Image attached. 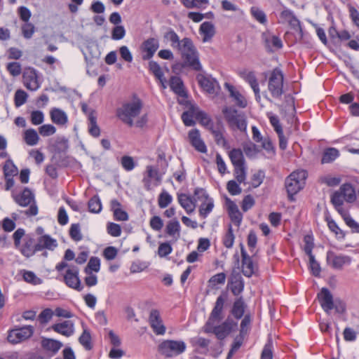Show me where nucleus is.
Wrapping results in <instances>:
<instances>
[{
	"mask_svg": "<svg viewBox=\"0 0 359 359\" xmlns=\"http://www.w3.org/2000/svg\"><path fill=\"white\" fill-rule=\"evenodd\" d=\"M177 48L181 53L184 61L183 67H188L194 71L202 69L198 53L191 39H182Z\"/></svg>",
	"mask_w": 359,
	"mask_h": 359,
	"instance_id": "1",
	"label": "nucleus"
},
{
	"mask_svg": "<svg viewBox=\"0 0 359 359\" xmlns=\"http://www.w3.org/2000/svg\"><path fill=\"white\" fill-rule=\"evenodd\" d=\"M222 114L230 129L241 132L246 131L247 121L243 112L238 111L233 107H224L222 109Z\"/></svg>",
	"mask_w": 359,
	"mask_h": 359,
	"instance_id": "2",
	"label": "nucleus"
},
{
	"mask_svg": "<svg viewBox=\"0 0 359 359\" xmlns=\"http://www.w3.org/2000/svg\"><path fill=\"white\" fill-rule=\"evenodd\" d=\"M306 177V171L301 170L292 172L285 179V186L288 195V199L290 201H294V196L303 189Z\"/></svg>",
	"mask_w": 359,
	"mask_h": 359,
	"instance_id": "3",
	"label": "nucleus"
},
{
	"mask_svg": "<svg viewBox=\"0 0 359 359\" xmlns=\"http://www.w3.org/2000/svg\"><path fill=\"white\" fill-rule=\"evenodd\" d=\"M142 108V103L140 100L132 102H128L122 105L116 111V115L120 120L128 126L134 125L133 118L137 117Z\"/></svg>",
	"mask_w": 359,
	"mask_h": 359,
	"instance_id": "4",
	"label": "nucleus"
},
{
	"mask_svg": "<svg viewBox=\"0 0 359 359\" xmlns=\"http://www.w3.org/2000/svg\"><path fill=\"white\" fill-rule=\"evenodd\" d=\"M14 201L20 206L26 207L30 205L25 214L28 216H35L38 213V208L34 201V194L27 187H25L20 194H13Z\"/></svg>",
	"mask_w": 359,
	"mask_h": 359,
	"instance_id": "5",
	"label": "nucleus"
},
{
	"mask_svg": "<svg viewBox=\"0 0 359 359\" xmlns=\"http://www.w3.org/2000/svg\"><path fill=\"white\" fill-rule=\"evenodd\" d=\"M238 323L231 318L228 317L222 324L216 325H205V332L213 333L219 340L225 339L232 331L237 327Z\"/></svg>",
	"mask_w": 359,
	"mask_h": 359,
	"instance_id": "6",
	"label": "nucleus"
},
{
	"mask_svg": "<svg viewBox=\"0 0 359 359\" xmlns=\"http://www.w3.org/2000/svg\"><path fill=\"white\" fill-rule=\"evenodd\" d=\"M186 344L182 341L165 340L158 346L159 352L167 358H171L182 353Z\"/></svg>",
	"mask_w": 359,
	"mask_h": 359,
	"instance_id": "7",
	"label": "nucleus"
},
{
	"mask_svg": "<svg viewBox=\"0 0 359 359\" xmlns=\"http://www.w3.org/2000/svg\"><path fill=\"white\" fill-rule=\"evenodd\" d=\"M283 74L280 69L275 68L271 73L268 89L272 97L278 98L283 93Z\"/></svg>",
	"mask_w": 359,
	"mask_h": 359,
	"instance_id": "8",
	"label": "nucleus"
},
{
	"mask_svg": "<svg viewBox=\"0 0 359 359\" xmlns=\"http://www.w3.org/2000/svg\"><path fill=\"white\" fill-rule=\"evenodd\" d=\"M226 300L227 294L225 293H222L217 297L215 306L205 323L207 326L217 324L224 318V306Z\"/></svg>",
	"mask_w": 359,
	"mask_h": 359,
	"instance_id": "9",
	"label": "nucleus"
},
{
	"mask_svg": "<svg viewBox=\"0 0 359 359\" xmlns=\"http://www.w3.org/2000/svg\"><path fill=\"white\" fill-rule=\"evenodd\" d=\"M79 268L76 266L69 267L63 275V280L65 283L69 287L81 291L83 286L79 278Z\"/></svg>",
	"mask_w": 359,
	"mask_h": 359,
	"instance_id": "10",
	"label": "nucleus"
},
{
	"mask_svg": "<svg viewBox=\"0 0 359 359\" xmlns=\"http://www.w3.org/2000/svg\"><path fill=\"white\" fill-rule=\"evenodd\" d=\"M34 332L32 326H25L11 331L8 335V341L12 344H17L29 338Z\"/></svg>",
	"mask_w": 359,
	"mask_h": 359,
	"instance_id": "11",
	"label": "nucleus"
},
{
	"mask_svg": "<svg viewBox=\"0 0 359 359\" xmlns=\"http://www.w3.org/2000/svg\"><path fill=\"white\" fill-rule=\"evenodd\" d=\"M23 83L30 90H36L40 87L36 69L32 67L26 68L22 74Z\"/></svg>",
	"mask_w": 359,
	"mask_h": 359,
	"instance_id": "12",
	"label": "nucleus"
},
{
	"mask_svg": "<svg viewBox=\"0 0 359 359\" xmlns=\"http://www.w3.org/2000/svg\"><path fill=\"white\" fill-rule=\"evenodd\" d=\"M158 41L155 38H149L144 41L141 46L143 60L151 59L158 48Z\"/></svg>",
	"mask_w": 359,
	"mask_h": 359,
	"instance_id": "13",
	"label": "nucleus"
},
{
	"mask_svg": "<svg viewBox=\"0 0 359 359\" xmlns=\"http://www.w3.org/2000/svg\"><path fill=\"white\" fill-rule=\"evenodd\" d=\"M149 324L154 332L157 335H163L165 332V327L163 325L160 316V313L156 309L150 311L149 318Z\"/></svg>",
	"mask_w": 359,
	"mask_h": 359,
	"instance_id": "14",
	"label": "nucleus"
},
{
	"mask_svg": "<svg viewBox=\"0 0 359 359\" xmlns=\"http://www.w3.org/2000/svg\"><path fill=\"white\" fill-rule=\"evenodd\" d=\"M327 262L332 268L341 269L344 265L350 264L351 258L346 255H337L334 252L328 251Z\"/></svg>",
	"mask_w": 359,
	"mask_h": 359,
	"instance_id": "15",
	"label": "nucleus"
},
{
	"mask_svg": "<svg viewBox=\"0 0 359 359\" xmlns=\"http://www.w3.org/2000/svg\"><path fill=\"white\" fill-rule=\"evenodd\" d=\"M319 302L323 310L330 314V311L334 309L333 297L330 290L326 288H322L320 292L318 294Z\"/></svg>",
	"mask_w": 359,
	"mask_h": 359,
	"instance_id": "16",
	"label": "nucleus"
},
{
	"mask_svg": "<svg viewBox=\"0 0 359 359\" xmlns=\"http://www.w3.org/2000/svg\"><path fill=\"white\" fill-rule=\"evenodd\" d=\"M262 39L264 41L265 48L269 53H273V48L280 49L283 47V42L277 36L272 35L270 33H263Z\"/></svg>",
	"mask_w": 359,
	"mask_h": 359,
	"instance_id": "17",
	"label": "nucleus"
},
{
	"mask_svg": "<svg viewBox=\"0 0 359 359\" xmlns=\"http://www.w3.org/2000/svg\"><path fill=\"white\" fill-rule=\"evenodd\" d=\"M20 252L26 257H30L33 256L38 250H36V243L34 238L30 235L25 236L23 240V244L20 249Z\"/></svg>",
	"mask_w": 359,
	"mask_h": 359,
	"instance_id": "18",
	"label": "nucleus"
},
{
	"mask_svg": "<svg viewBox=\"0 0 359 359\" xmlns=\"http://www.w3.org/2000/svg\"><path fill=\"white\" fill-rule=\"evenodd\" d=\"M196 79L200 86L206 92L210 94H213L216 92V87L218 84L215 79L205 76L201 74L196 76Z\"/></svg>",
	"mask_w": 359,
	"mask_h": 359,
	"instance_id": "19",
	"label": "nucleus"
},
{
	"mask_svg": "<svg viewBox=\"0 0 359 359\" xmlns=\"http://www.w3.org/2000/svg\"><path fill=\"white\" fill-rule=\"evenodd\" d=\"M215 137V141L218 145H222L223 147L227 146V142L224 137L225 132L224 127L220 121H218L215 126L209 130Z\"/></svg>",
	"mask_w": 359,
	"mask_h": 359,
	"instance_id": "20",
	"label": "nucleus"
},
{
	"mask_svg": "<svg viewBox=\"0 0 359 359\" xmlns=\"http://www.w3.org/2000/svg\"><path fill=\"white\" fill-rule=\"evenodd\" d=\"M57 245V241L52 238L49 235H42L37 239L36 250L41 251L43 249L53 250Z\"/></svg>",
	"mask_w": 359,
	"mask_h": 359,
	"instance_id": "21",
	"label": "nucleus"
},
{
	"mask_svg": "<svg viewBox=\"0 0 359 359\" xmlns=\"http://www.w3.org/2000/svg\"><path fill=\"white\" fill-rule=\"evenodd\" d=\"M189 138L191 145L198 151L205 153L207 151L206 146L200 137L199 130L194 129L189 131Z\"/></svg>",
	"mask_w": 359,
	"mask_h": 359,
	"instance_id": "22",
	"label": "nucleus"
},
{
	"mask_svg": "<svg viewBox=\"0 0 359 359\" xmlns=\"http://www.w3.org/2000/svg\"><path fill=\"white\" fill-rule=\"evenodd\" d=\"M51 329L65 337H70L74 334V323L70 320H65L61 323L54 324Z\"/></svg>",
	"mask_w": 359,
	"mask_h": 359,
	"instance_id": "23",
	"label": "nucleus"
},
{
	"mask_svg": "<svg viewBox=\"0 0 359 359\" xmlns=\"http://www.w3.org/2000/svg\"><path fill=\"white\" fill-rule=\"evenodd\" d=\"M178 202L188 214L195 210L196 199L185 194H178Z\"/></svg>",
	"mask_w": 359,
	"mask_h": 359,
	"instance_id": "24",
	"label": "nucleus"
},
{
	"mask_svg": "<svg viewBox=\"0 0 359 359\" xmlns=\"http://www.w3.org/2000/svg\"><path fill=\"white\" fill-rule=\"evenodd\" d=\"M242 273L246 277L250 278L255 273V266L252 257L243 252L242 257Z\"/></svg>",
	"mask_w": 359,
	"mask_h": 359,
	"instance_id": "25",
	"label": "nucleus"
},
{
	"mask_svg": "<svg viewBox=\"0 0 359 359\" xmlns=\"http://www.w3.org/2000/svg\"><path fill=\"white\" fill-rule=\"evenodd\" d=\"M224 86L229 92L230 96L233 98L237 106L241 108H245L247 106L245 98L235 89L234 86L228 83H225Z\"/></svg>",
	"mask_w": 359,
	"mask_h": 359,
	"instance_id": "26",
	"label": "nucleus"
},
{
	"mask_svg": "<svg viewBox=\"0 0 359 359\" xmlns=\"http://www.w3.org/2000/svg\"><path fill=\"white\" fill-rule=\"evenodd\" d=\"M200 33L203 35V41H208L215 34V28L211 22H203L199 29Z\"/></svg>",
	"mask_w": 359,
	"mask_h": 359,
	"instance_id": "27",
	"label": "nucleus"
},
{
	"mask_svg": "<svg viewBox=\"0 0 359 359\" xmlns=\"http://www.w3.org/2000/svg\"><path fill=\"white\" fill-rule=\"evenodd\" d=\"M170 87L175 93L180 97H186L187 93L184 89L182 79L178 76H172L170 80Z\"/></svg>",
	"mask_w": 359,
	"mask_h": 359,
	"instance_id": "28",
	"label": "nucleus"
},
{
	"mask_svg": "<svg viewBox=\"0 0 359 359\" xmlns=\"http://www.w3.org/2000/svg\"><path fill=\"white\" fill-rule=\"evenodd\" d=\"M197 106L191 105L188 111H184L182 114V120L186 126H193L195 125V121L193 118H196Z\"/></svg>",
	"mask_w": 359,
	"mask_h": 359,
	"instance_id": "29",
	"label": "nucleus"
},
{
	"mask_svg": "<svg viewBox=\"0 0 359 359\" xmlns=\"http://www.w3.org/2000/svg\"><path fill=\"white\" fill-rule=\"evenodd\" d=\"M89 120L88 131L89 133L95 137H97L100 134V129L97 124V116L94 110H90L88 114Z\"/></svg>",
	"mask_w": 359,
	"mask_h": 359,
	"instance_id": "30",
	"label": "nucleus"
},
{
	"mask_svg": "<svg viewBox=\"0 0 359 359\" xmlns=\"http://www.w3.org/2000/svg\"><path fill=\"white\" fill-rule=\"evenodd\" d=\"M149 69L154 75V76L158 80H159L162 86L165 88V83L166 82V79L164 77L163 72L160 65L156 62L150 61L149 62Z\"/></svg>",
	"mask_w": 359,
	"mask_h": 359,
	"instance_id": "31",
	"label": "nucleus"
},
{
	"mask_svg": "<svg viewBox=\"0 0 359 359\" xmlns=\"http://www.w3.org/2000/svg\"><path fill=\"white\" fill-rule=\"evenodd\" d=\"M339 191L342 194L344 199L348 203H352L356 199L355 190L351 184L341 185Z\"/></svg>",
	"mask_w": 359,
	"mask_h": 359,
	"instance_id": "32",
	"label": "nucleus"
},
{
	"mask_svg": "<svg viewBox=\"0 0 359 359\" xmlns=\"http://www.w3.org/2000/svg\"><path fill=\"white\" fill-rule=\"evenodd\" d=\"M245 304L242 297L238 298L233 303L231 314L236 318L240 319L245 313Z\"/></svg>",
	"mask_w": 359,
	"mask_h": 359,
	"instance_id": "33",
	"label": "nucleus"
},
{
	"mask_svg": "<svg viewBox=\"0 0 359 359\" xmlns=\"http://www.w3.org/2000/svg\"><path fill=\"white\" fill-rule=\"evenodd\" d=\"M180 225L177 219L170 220L166 225L165 232L177 240L180 236Z\"/></svg>",
	"mask_w": 359,
	"mask_h": 359,
	"instance_id": "34",
	"label": "nucleus"
},
{
	"mask_svg": "<svg viewBox=\"0 0 359 359\" xmlns=\"http://www.w3.org/2000/svg\"><path fill=\"white\" fill-rule=\"evenodd\" d=\"M51 120L57 125H65L67 122V114L61 109L54 108L50 111Z\"/></svg>",
	"mask_w": 359,
	"mask_h": 359,
	"instance_id": "35",
	"label": "nucleus"
},
{
	"mask_svg": "<svg viewBox=\"0 0 359 359\" xmlns=\"http://www.w3.org/2000/svg\"><path fill=\"white\" fill-rule=\"evenodd\" d=\"M196 120L198 121V122L205 127L208 130H210L211 128H212L214 126V123L212 122V118L208 115L207 113H205L203 111H201L199 109V108L197 107V111H196Z\"/></svg>",
	"mask_w": 359,
	"mask_h": 359,
	"instance_id": "36",
	"label": "nucleus"
},
{
	"mask_svg": "<svg viewBox=\"0 0 359 359\" xmlns=\"http://www.w3.org/2000/svg\"><path fill=\"white\" fill-rule=\"evenodd\" d=\"M23 139L27 145L34 146L38 143L39 137L34 129L29 128L24 132Z\"/></svg>",
	"mask_w": 359,
	"mask_h": 359,
	"instance_id": "37",
	"label": "nucleus"
},
{
	"mask_svg": "<svg viewBox=\"0 0 359 359\" xmlns=\"http://www.w3.org/2000/svg\"><path fill=\"white\" fill-rule=\"evenodd\" d=\"M339 155V151L335 148H327L326 149L323 154L321 159V163H329L335 160Z\"/></svg>",
	"mask_w": 359,
	"mask_h": 359,
	"instance_id": "38",
	"label": "nucleus"
},
{
	"mask_svg": "<svg viewBox=\"0 0 359 359\" xmlns=\"http://www.w3.org/2000/svg\"><path fill=\"white\" fill-rule=\"evenodd\" d=\"M229 158L233 165L245 164L243 154L240 149H233L229 152Z\"/></svg>",
	"mask_w": 359,
	"mask_h": 359,
	"instance_id": "39",
	"label": "nucleus"
},
{
	"mask_svg": "<svg viewBox=\"0 0 359 359\" xmlns=\"http://www.w3.org/2000/svg\"><path fill=\"white\" fill-rule=\"evenodd\" d=\"M42 346L48 351H51L53 353H57L59 349L62 346V344L57 340L52 339H45L42 341Z\"/></svg>",
	"mask_w": 359,
	"mask_h": 359,
	"instance_id": "40",
	"label": "nucleus"
},
{
	"mask_svg": "<svg viewBox=\"0 0 359 359\" xmlns=\"http://www.w3.org/2000/svg\"><path fill=\"white\" fill-rule=\"evenodd\" d=\"M100 268V260L97 257H92L84 269L86 274H91L92 271L98 272Z\"/></svg>",
	"mask_w": 359,
	"mask_h": 359,
	"instance_id": "41",
	"label": "nucleus"
},
{
	"mask_svg": "<svg viewBox=\"0 0 359 359\" xmlns=\"http://www.w3.org/2000/svg\"><path fill=\"white\" fill-rule=\"evenodd\" d=\"M343 198L342 194L340 191H335L332 197L331 202L336 208V210L341 215H344V212L341 208V205H343Z\"/></svg>",
	"mask_w": 359,
	"mask_h": 359,
	"instance_id": "42",
	"label": "nucleus"
},
{
	"mask_svg": "<svg viewBox=\"0 0 359 359\" xmlns=\"http://www.w3.org/2000/svg\"><path fill=\"white\" fill-rule=\"evenodd\" d=\"M88 210L93 213H99L102 210V204L98 196H93L88 203Z\"/></svg>",
	"mask_w": 359,
	"mask_h": 359,
	"instance_id": "43",
	"label": "nucleus"
},
{
	"mask_svg": "<svg viewBox=\"0 0 359 359\" xmlns=\"http://www.w3.org/2000/svg\"><path fill=\"white\" fill-rule=\"evenodd\" d=\"M214 203L212 198H208V200H207L206 202L205 200H204L199 208L200 215L203 218H205L208 216V215L212 211Z\"/></svg>",
	"mask_w": 359,
	"mask_h": 359,
	"instance_id": "44",
	"label": "nucleus"
},
{
	"mask_svg": "<svg viewBox=\"0 0 359 359\" xmlns=\"http://www.w3.org/2000/svg\"><path fill=\"white\" fill-rule=\"evenodd\" d=\"M79 341L80 344L88 351L92 349L91 336L88 330H84L80 336Z\"/></svg>",
	"mask_w": 359,
	"mask_h": 359,
	"instance_id": "45",
	"label": "nucleus"
},
{
	"mask_svg": "<svg viewBox=\"0 0 359 359\" xmlns=\"http://www.w3.org/2000/svg\"><path fill=\"white\" fill-rule=\"evenodd\" d=\"M4 173L5 177H12L17 175L18 169L11 159L6 161L4 165Z\"/></svg>",
	"mask_w": 359,
	"mask_h": 359,
	"instance_id": "46",
	"label": "nucleus"
},
{
	"mask_svg": "<svg viewBox=\"0 0 359 359\" xmlns=\"http://www.w3.org/2000/svg\"><path fill=\"white\" fill-rule=\"evenodd\" d=\"M234 166V176L239 183H243L246 179L245 164Z\"/></svg>",
	"mask_w": 359,
	"mask_h": 359,
	"instance_id": "47",
	"label": "nucleus"
},
{
	"mask_svg": "<svg viewBox=\"0 0 359 359\" xmlns=\"http://www.w3.org/2000/svg\"><path fill=\"white\" fill-rule=\"evenodd\" d=\"M22 34L24 38L29 39H31L35 32L34 25L29 22H24V24L21 27Z\"/></svg>",
	"mask_w": 359,
	"mask_h": 359,
	"instance_id": "48",
	"label": "nucleus"
},
{
	"mask_svg": "<svg viewBox=\"0 0 359 359\" xmlns=\"http://www.w3.org/2000/svg\"><path fill=\"white\" fill-rule=\"evenodd\" d=\"M145 174L149 178L154 179L156 182V185L161 182L162 175L159 173L158 169L154 168L152 165H147Z\"/></svg>",
	"mask_w": 359,
	"mask_h": 359,
	"instance_id": "49",
	"label": "nucleus"
},
{
	"mask_svg": "<svg viewBox=\"0 0 359 359\" xmlns=\"http://www.w3.org/2000/svg\"><path fill=\"white\" fill-rule=\"evenodd\" d=\"M172 198L171 195H170L168 192L163 191L158 196V206L161 208H165L172 202Z\"/></svg>",
	"mask_w": 359,
	"mask_h": 359,
	"instance_id": "50",
	"label": "nucleus"
},
{
	"mask_svg": "<svg viewBox=\"0 0 359 359\" xmlns=\"http://www.w3.org/2000/svg\"><path fill=\"white\" fill-rule=\"evenodd\" d=\"M235 236L233 233L231 224L229 225L228 231L224 236L223 243L227 248H231L234 243Z\"/></svg>",
	"mask_w": 359,
	"mask_h": 359,
	"instance_id": "51",
	"label": "nucleus"
},
{
	"mask_svg": "<svg viewBox=\"0 0 359 359\" xmlns=\"http://www.w3.org/2000/svg\"><path fill=\"white\" fill-rule=\"evenodd\" d=\"M69 236L74 241H79L82 239L83 236L81 233L80 226L79 224H72L69 229Z\"/></svg>",
	"mask_w": 359,
	"mask_h": 359,
	"instance_id": "52",
	"label": "nucleus"
},
{
	"mask_svg": "<svg viewBox=\"0 0 359 359\" xmlns=\"http://www.w3.org/2000/svg\"><path fill=\"white\" fill-rule=\"evenodd\" d=\"M309 258V267L311 270V273L313 276L318 277L320 276L321 271L319 263L316 260L313 255H311Z\"/></svg>",
	"mask_w": 359,
	"mask_h": 359,
	"instance_id": "53",
	"label": "nucleus"
},
{
	"mask_svg": "<svg viewBox=\"0 0 359 359\" xmlns=\"http://www.w3.org/2000/svg\"><path fill=\"white\" fill-rule=\"evenodd\" d=\"M17 13H18V15L20 19L22 21H23L24 22H29V20L31 18L32 13L28 8H27L26 6H20L18 8Z\"/></svg>",
	"mask_w": 359,
	"mask_h": 359,
	"instance_id": "54",
	"label": "nucleus"
},
{
	"mask_svg": "<svg viewBox=\"0 0 359 359\" xmlns=\"http://www.w3.org/2000/svg\"><path fill=\"white\" fill-rule=\"evenodd\" d=\"M121 163L123 168L127 171H130L135 167L133 158L129 156H123L121 158Z\"/></svg>",
	"mask_w": 359,
	"mask_h": 359,
	"instance_id": "55",
	"label": "nucleus"
},
{
	"mask_svg": "<svg viewBox=\"0 0 359 359\" xmlns=\"http://www.w3.org/2000/svg\"><path fill=\"white\" fill-rule=\"evenodd\" d=\"M252 16L260 23L265 24L266 22V16L264 11L258 8L252 7L251 8Z\"/></svg>",
	"mask_w": 359,
	"mask_h": 359,
	"instance_id": "56",
	"label": "nucleus"
},
{
	"mask_svg": "<svg viewBox=\"0 0 359 359\" xmlns=\"http://www.w3.org/2000/svg\"><path fill=\"white\" fill-rule=\"evenodd\" d=\"M265 177L264 172L259 170L252 176V186L254 188L258 187L263 182Z\"/></svg>",
	"mask_w": 359,
	"mask_h": 359,
	"instance_id": "57",
	"label": "nucleus"
},
{
	"mask_svg": "<svg viewBox=\"0 0 359 359\" xmlns=\"http://www.w3.org/2000/svg\"><path fill=\"white\" fill-rule=\"evenodd\" d=\"M342 216L346 224L352 229V231L354 233H359V224L346 213H344Z\"/></svg>",
	"mask_w": 359,
	"mask_h": 359,
	"instance_id": "58",
	"label": "nucleus"
},
{
	"mask_svg": "<svg viewBox=\"0 0 359 359\" xmlns=\"http://www.w3.org/2000/svg\"><path fill=\"white\" fill-rule=\"evenodd\" d=\"M27 94L22 90H18L15 93V104L20 107L26 102Z\"/></svg>",
	"mask_w": 359,
	"mask_h": 359,
	"instance_id": "59",
	"label": "nucleus"
},
{
	"mask_svg": "<svg viewBox=\"0 0 359 359\" xmlns=\"http://www.w3.org/2000/svg\"><path fill=\"white\" fill-rule=\"evenodd\" d=\"M313 238L310 235H306L304 237V242L305 243L304 245V252L309 257L312 254V250L313 248L314 244H313Z\"/></svg>",
	"mask_w": 359,
	"mask_h": 359,
	"instance_id": "60",
	"label": "nucleus"
},
{
	"mask_svg": "<svg viewBox=\"0 0 359 359\" xmlns=\"http://www.w3.org/2000/svg\"><path fill=\"white\" fill-rule=\"evenodd\" d=\"M7 70L13 76H19L21 74V65L16 62H9L7 65Z\"/></svg>",
	"mask_w": 359,
	"mask_h": 359,
	"instance_id": "61",
	"label": "nucleus"
},
{
	"mask_svg": "<svg viewBox=\"0 0 359 359\" xmlns=\"http://www.w3.org/2000/svg\"><path fill=\"white\" fill-rule=\"evenodd\" d=\"M126 30L122 25L115 26L111 32V38L114 40H120L125 36Z\"/></svg>",
	"mask_w": 359,
	"mask_h": 359,
	"instance_id": "62",
	"label": "nucleus"
},
{
	"mask_svg": "<svg viewBox=\"0 0 359 359\" xmlns=\"http://www.w3.org/2000/svg\"><path fill=\"white\" fill-rule=\"evenodd\" d=\"M55 127L50 124L43 125L39 128V132L40 135H41L43 137H47L53 135L55 133Z\"/></svg>",
	"mask_w": 359,
	"mask_h": 359,
	"instance_id": "63",
	"label": "nucleus"
},
{
	"mask_svg": "<svg viewBox=\"0 0 359 359\" xmlns=\"http://www.w3.org/2000/svg\"><path fill=\"white\" fill-rule=\"evenodd\" d=\"M54 312L50 309H45L39 316L41 324H46L53 317Z\"/></svg>",
	"mask_w": 359,
	"mask_h": 359,
	"instance_id": "64",
	"label": "nucleus"
}]
</instances>
